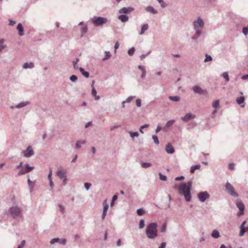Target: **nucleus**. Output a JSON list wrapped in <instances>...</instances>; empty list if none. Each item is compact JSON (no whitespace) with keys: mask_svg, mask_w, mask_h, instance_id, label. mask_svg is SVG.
<instances>
[{"mask_svg":"<svg viewBox=\"0 0 248 248\" xmlns=\"http://www.w3.org/2000/svg\"><path fill=\"white\" fill-rule=\"evenodd\" d=\"M141 166L142 168H147L150 167L152 166V164L150 163H148V162H143V163H142V164H141Z\"/></svg>","mask_w":248,"mask_h":248,"instance_id":"obj_36","label":"nucleus"},{"mask_svg":"<svg viewBox=\"0 0 248 248\" xmlns=\"http://www.w3.org/2000/svg\"><path fill=\"white\" fill-rule=\"evenodd\" d=\"M205 57H206V58H205V59L204 60V62H208L212 61V57L210 55H208L207 54H206L205 55Z\"/></svg>","mask_w":248,"mask_h":248,"instance_id":"obj_41","label":"nucleus"},{"mask_svg":"<svg viewBox=\"0 0 248 248\" xmlns=\"http://www.w3.org/2000/svg\"><path fill=\"white\" fill-rule=\"evenodd\" d=\"M118 18L122 22H125L128 20V16L124 14L120 15L118 16Z\"/></svg>","mask_w":248,"mask_h":248,"instance_id":"obj_19","label":"nucleus"},{"mask_svg":"<svg viewBox=\"0 0 248 248\" xmlns=\"http://www.w3.org/2000/svg\"><path fill=\"white\" fill-rule=\"evenodd\" d=\"M145 212L142 208L138 209L137 210V213L139 216H142L145 214Z\"/></svg>","mask_w":248,"mask_h":248,"instance_id":"obj_35","label":"nucleus"},{"mask_svg":"<svg viewBox=\"0 0 248 248\" xmlns=\"http://www.w3.org/2000/svg\"><path fill=\"white\" fill-rule=\"evenodd\" d=\"M79 142H80V141H77L76 143V148L78 149H80L81 147Z\"/></svg>","mask_w":248,"mask_h":248,"instance_id":"obj_61","label":"nucleus"},{"mask_svg":"<svg viewBox=\"0 0 248 248\" xmlns=\"http://www.w3.org/2000/svg\"><path fill=\"white\" fill-rule=\"evenodd\" d=\"M148 28H149V25L148 24H144L141 27V31L140 32V35L144 34V32L148 30Z\"/></svg>","mask_w":248,"mask_h":248,"instance_id":"obj_26","label":"nucleus"},{"mask_svg":"<svg viewBox=\"0 0 248 248\" xmlns=\"http://www.w3.org/2000/svg\"><path fill=\"white\" fill-rule=\"evenodd\" d=\"M66 240L65 238H63L60 239V241H59V243L62 245H64L66 243Z\"/></svg>","mask_w":248,"mask_h":248,"instance_id":"obj_63","label":"nucleus"},{"mask_svg":"<svg viewBox=\"0 0 248 248\" xmlns=\"http://www.w3.org/2000/svg\"><path fill=\"white\" fill-rule=\"evenodd\" d=\"M175 121L173 120H171L169 121L165 124V125L163 127V130H166L170 126H171L174 123Z\"/></svg>","mask_w":248,"mask_h":248,"instance_id":"obj_21","label":"nucleus"},{"mask_svg":"<svg viewBox=\"0 0 248 248\" xmlns=\"http://www.w3.org/2000/svg\"><path fill=\"white\" fill-rule=\"evenodd\" d=\"M209 197V193L206 191L200 192L198 195V198L201 202H204Z\"/></svg>","mask_w":248,"mask_h":248,"instance_id":"obj_8","label":"nucleus"},{"mask_svg":"<svg viewBox=\"0 0 248 248\" xmlns=\"http://www.w3.org/2000/svg\"><path fill=\"white\" fill-rule=\"evenodd\" d=\"M196 117L195 115H192L190 113H188L186 114V115L182 118V120L184 121H187L190 119H194Z\"/></svg>","mask_w":248,"mask_h":248,"instance_id":"obj_16","label":"nucleus"},{"mask_svg":"<svg viewBox=\"0 0 248 248\" xmlns=\"http://www.w3.org/2000/svg\"><path fill=\"white\" fill-rule=\"evenodd\" d=\"M165 151L169 154H173L175 152L173 147L169 143L166 145Z\"/></svg>","mask_w":248,"mask_h":248,"instance_id":"obj_14","label":"nucleus"},{"mask_svg":"<svg viewBox=\"0 0 248 248\" xmlns=\"http://www.w3.org/2000/svg\"><path fill=\"white\" fill-rule=\"evenodd\" d=\"M79 70L81 73L82 75L85 78H88L89 77V73L88 72L85 71L83 68L80 67L79 68Z\"/></svg>","mask_w":248,"mask_h":248,"instance_id":"obj_25","label":"nucleus"},{"mask_svg":"<svg viewBox=\"0 0 248 248\" xmlns=\"http://www.w3.org/2000/svg\"><path fill=\"white\" fill-rule=\"evenodd\" d=\"M242 32L245 35L248 34V26L243 29Z\"/></svg>","mask_w":248,"mask_h":248,"instance_id":"obj_50","label":"nucleus"},{"mask_svg":"<svg viewBox=\"0 0 248 248\" xmlns=\"http://www.w3.org/2000/svg\"><path fill=\"white\" fill-rule=\"evenodd\" d=\"M92 22L94 26L98 27L107 23L108 19L106 17L98 16L92 18Z\"/></svg>","mask_w":248,"mask_h":248,"instance_id":"obj_4","label":"nucleus"},{"mask_svg":"<svg viewBox=\"0 0 248 248\" xmlns=\"http://www.w3.org/2000/svg\"><path fill=\"white\" fill-rule=\"evenodd\" d=\"M8 212L14 219L21 217L22 210L20 207L17 205H13L10 207L8 209Z\"/></svg>","mask_w":248,"mask_h":248,"instance_id":"obj_3","label":"nucleus"},{"mask_svg":"<svg viewBox=\"0 0 248 248\" xmlns=\"http://www.w3.org/2000/svg\"><path fill=\"white\" fill-rule=\"evenodd\" d=\"M221 76L223 77L225 79V81L226 82H229L230 79L229 75L227 72H223L221 75Z\"/></svg>","mask_w":248,"mask_h":248,"instance_id":"obj_28","label":"nucleus"},{"mask_svg":"<svg viewBox=\"0 0 248 248\" xmlns=\"http://www.w3.org/2000/svg\"><path fill=\"white\" fill-rule=\"evenodd\" d=\"M237 207L239 209L240 211L237 213L238 216H241L244 213L245 206L241 201H237L236 202Z\"/></svg>","mask_w":248,"mask_h":248,"instance_id":"obj_7","label":"nucleus"},{"mask_svg":"<svg viewBox=\"0 0 248 248\" xmlns=\"http://www.w3.org/2000/svg\"><path fill=\"white\" fill-rule=\"evenodd\" d=\"M122 245H123V243L122 242L121 240L120 239H118L117 241V246L118 247H121Z\"/></svg>","mask_w":248,"mask_h":248,"instance_id":"obj_59","label":"nucleus"},{"mask_svg":"<svg viewBox=\"0 0 248 248\" xmlns=\"http://www.w3.org/2000/svg\"><path fill=\"white\" fill-rule=\"evenodd\" d=\"M195 33L193 35L191 39L195 43H198V38L202 34V31H195Z\"/></svg>","mask_w":248,"mask_h":248,"instance_id":"obj_11","label":"nucleus"},{"mask_svg":"<svg viewBox=\"0 0 248 248\" xmlns=\"http://www.w3.org/2000/svg\"><path fill=\"white\" fill-rule=\"evenodd\" d=\"M77 79H78V78L75 75H73L71 76H70V80L72 82H75Z\"/></svg>","mask_w":248,"mask_h":248,"instance_id":"obj_47","label":"nucleus"},{"mask_svg":"<svg viewBox=\"0 0 248 248\" xmlns=\"http://www.w3.org/2000/svg\"><path fill=\"white\" fill-rule=\"evenodd\" d=\"M103 212L107 213V212L108 211V205L107 204V203L106 202V200H105L103 202Z\"/></svg>","mask_w":248,"mask_h":248,"instance_id":"obj_34","label":"nucleus"},{"mask_svg":"<svg viewBox=\"0 0 248 248\" xmlns=\"http://www.w3.org/2000/svg\"><path fill=\"white\" fill-rule=\"evenodd\" d=\"M97 92L95 90L94 87H93V88H92V94L93 96L94 97V99L96 100H98L100 99V96L99 95H97Z\"/></svg>","mask_w":248,"mask_h":248,"instance_id":"obj_24","label":"nucleus"},{"mask_svg":"<svg viewBox=\"0 0 248 248\" xmlns=\"http://www.w3.org/2000/svg\"><path fill=\"white\" fill-rule=\"evenodd\" d=\"M34 67V63L33 62H25L23 64L22 67L24 69L27 68H33Z\"/></svg>","mask_w":248,"mask_h":248,"instance_id":"obj_20","label":"nucleus"},{"mask_svg":"<svg viewBox=\"0 0 248 248\" xmlns=\"http://www.w3.org/2000/svg\"><path fill=\"white\" fill-rule=\"evenodd\" d=\"M29 103L28 102H22L16 105L15 107L17 108H20L27 106Z\"/></svg>","mask_w":248,"mask_h":248,"instance_id":"obj_27","label":"nucleus"},{"mask_svg":"<svg viewBox=\"0 0 248 248\" xmlns=\"http://www.w3.org/2000/svg\"><path fill=\"white\" fill-rule=\"evenodd\" d=\"M192 182L189 181L187 184L183 183L178 186V190L181 196H184L186 202H189L191 199V189Z\"/></svg>","mask_w":248,"mask_h":248,"instance_id":"obj_1","label":"nucleus"},{"mask_svg":"<svg viewBox=\"0 0 248 248\" xmlns=\"http://www.w3.org/2000/svg\"><path fill=\"white\" fill-rule=\"evenodd\" d=\"M25 245V241L23 240L21 242V244L19 245H18L17 248H23L24 247Z\"/></svg>","mask_w":248,"mask_h":248,"instance_id":"obj_55","label":"nucleus"},{"mask_svg":"<svg viewBox=\"0 0 248 248\" xmlns=\"http://www.w3.org/2000/svg\"><path fill=\"white\" fill-rule=\"evenodd\" d=\"M34 169L33 166H29L28 165L25 166L24 169H22L17 173L18 176L23 175L26 173H28Z\"/></svg>","mask_w":248,"mask_h":248,"instance_id":"obj_10","label":"nucleus"},{"mask_svg":"<svg viewBox=\"0 0 248 248\" xmlns=\"http://www.w3.org/2000/svg\"><path fill=\"white\" fill-rule=\"evenodd\" d=\"M88 31V27L87 25H84L81 29V32L83 34H85Z\"/></svg>","mask_w":248,"mask_h":248,"instance_id":"obj_40","label":"nucleus"},{"mask_svg":"<svg viewBox=\"0 0 248 248\" xmlns=\"http://www.w3.org/2000/svg\"><path fill=\"white\" fill-rule=\"evenodd\" d=\"M144 220L143 219L140 220L139 223V228L140 229H142L144 227Z\"/></svg>","mask_w":248,"mask_h":248,"instance_id":"obj_45","label":"nucleus"},{"mask_svg":"<svg viewBox=\"0 0 248 248\" xmlns=\"http://www.w3.org/2000/svg\"><path fill=\"white\" fill-rule=\"evenodd\" d=\"M184 179V177L183 176H181L179 177H177L175 178V181H182Z\"/></svg>","mask_w":248,"mask_h":248,"instance_id":"obj_58","label":"nucleus"},{"mask_svg":"<svg viewBox=\"0 0 248 248\" xmlns=\"http://www.w3.org/2000/svg\"><path fill=\"white\" fill-rule=\"evenodd\" d=\"M161 129H163V127L160 126L159 125H157L155 130V133L157 134Z\"/></svg>","mask_w":248,"mask_h":248,"instance_id":"obj_56","label":"nucleus"},{"mask_svg":"<svg viewBox=\"0 0 248 248\" xmlns=\"http://www.w3.org/2000/svg\"><path fill=\"white\" fill-rule=\"evenodd\" d=\"M219 105V101L218 100H217L213 102V105H212L213 107L215 108H218Z\"/></svg>","mask_w":248,"mask_h":248,"instance_id":"obj_37","label":"nucleus"},{"mask_svg":"<svg viewBox=\"0 0 248 248\" xmlns=\"http://www.w3.org/2000/svg\"><path fill=\"white\" fill-rule=\"evenodd\" d=\"M135 51V49L134 47H132L131 48L129 49L128 50V55L129 56H132L134 54Z\"/></svg>","mask_w":248,"mask_h":248,"instance_id":"obj_42","label":"nucleus"},{"mask_svg":"<svg viewBox=\"0 0 248 248\" xmlns=\"http://www.w3.org/2000/svg\"><path fill=\"white\" fill-rule=\"evenodd\" d=\"M169 99L174 102H178L180 100V97L178 96H170L169 97Z\"/></svg>","mask_w":248,"mask_h":248,"instance_id":"obj_31","label":"nucleus"},{"mask_svg":"<svg viewBox=\"0 0 248 248\" xmlns=\"http://www.w3.org/2000/svg\"><path fill=\"white\" fill-rule=\"evenodd\" d=\"M17 30L18 31L19 36H23L24 34V28L21 23H18L17 26Z\"/></svg>","mask_w":248,"mask_h":248,"instance_id":"obj_17","label":"nucleus"},{"mask_svg":"<svg viewBox=\"0 0 248 248\" xmlns=\"http://www.w3.org/2000/svg\"><path fill=\"white\" fill-rule=\"evenodd\" d=\"M192 90L196 93H198L199 94H203L204 93V91L202 90L200 86H194L192 88Z\"/></svg>","mask_w":248,"mask_h":248,"instance_id":"obj_15","label":"nucleus"},{"mask_svg":"<svg viewBox=\"0 0 248 248\" xmlns=\"http://www.w3.org/2000/svg\"><path fill=\"white\" fill-rule=\"evenodd\" d=\"M158 3L160 4L162 8L166 7V3L163 0H156Z\"/></svg>","mask_w":248,"mask_h":248,"instance_id":"obj_49","label":"nucleus"},{"mask_svg":"<svg viewBox=\"0 0 248 248\" xmlns=\"http://www.w3.org/2000/svg\"><path fill=\"white\" fill-rule=\"evenodd\" d=\"M159 179L161 181H165L167 180V177L166 175L162 174L161 173L159 172Z\"/></svg>","mask_w":248,"mask_h":248,"instance_id":"obj_38","label":"nucleus"},{"mask_svg":"<svg viewBox=\"0 0 248 248\" xmlns=\"http://www.w3.org/2000/svg\"><path fill=\"white\" fill-rule=\"evenodd\" d=\"M245 230H244V229H241L240 230V232H239V235L240 236H242L243 235H244L245 234Z\"/></svg>","mask_w":248,"mask_h":248,"instance_id":"obj_62","label":"nucleus"},{"mask_svg":"<svg viewBox=\"0 0 248 248\" xmlns=\"http://www.w3.org/2000/svg\"><path fill=\"white\" fill-rule=\"evenodd\" d=\"M166 225H167V223L166 222H164L162 225V227L160 229V232H164L166 231Z\"/></svg>","mask_w":248,"mask_h":248,"instance_id":"obj_43","label":"nucleus"},{"mask_svg":"<svg viewBox=\"0 0 248 248\" xmlns=\"http://www.w3.org/2000/svg\"><path fill=\"white\" fill-rule=\"evenodd\" d=\"M157 227L156 223H151L148 225L145 230V233L148 238L153 239L157 236Z\"/></svg>","mask_w":248,"mask_h":248,"instance_id":"obj_2","label":"nucleus"},{"mask_svg":"<svg viewBox=\"0 0 248 248\" xmlns=\"http://www.w3.org/2000/svg\"><path fill=\"white\" fill-rule=\"evenodd\" d=\"M225 189L231 196L234 197H238V194L235 191L234 187L230 183H226L225 185Z\"/></svg>","mask_w":248,"mask_h":248,"instance_id":"obj_6","label":"nucleus"},{"mask_svg":"<svg viewBox=\"0 0 248 248\" xmlns=\"http://www.w3.org/2000/svg\"><path fill=\"white\" fill-rule=\"evenodd\" d=\"M193 25L195 31H202V29L204 27V22L201 17H199L193 21Z\"/></svg>","mask_w":248,"mask_h":248,"instance_id":"obj_5","label":"nucleus"},{"mask_svg":"<svg viewBox=\"0 0 248 248\" xmlns=\"http://www.w3.org/2000/svg\"><path fill=\"white\" fill-rule=\"evenodd\" d=\"M58 206H59V211L63 213L64 212V209L63 206L61 204H59Z\"/></svg>","mask_w":248,"mask_h":248,"instance_id":"obj_60","label":"nucleus"},{"mask_svg":"<svg viewBox=\"0 0 248 248\" xmlns=\"http://www.w3.org/2000/svg\"><path fill=\"white\" fill-rule=\"evenodd\" d=\"M241 79L243 80H247L248 79V74L243 75L241 77Z\"/></svg>","mask_w":248,"mask_h":248,"instance_id":"obj_64","label":"nucleus"},{"mask_svg":"<svg viewBox=\"0 0 248 248\" xmlns=\"http://www.w3.org/2000/svg\"><path fill=\"white\" fill-rule=\"evenodd\" d=\"M245 97L244 96H241L240 97H238L236 99V103L238 104V105H241L245 101Z\"/></svg>","mask_w":248,"mask_h":248,"instance_id":"obj_32","label":"nucleus"},{"mask_svg":"<svg viewBox=\"0 0 248 248\" xmlns=\"http://www.w3.org/2000/svg\"><path fill=\"white\" fill-rule=\"evenodd\" d=\"M134 98V96H129L124 101L125 102V103H129L133 100Z\"/></svg>","mask_w":248,"mask_h":248,"instance_id":"obj_53","label":"nucleus"},{"mask_svg":"<svg viewBox=\"0 0 248 248\" xmlns=\"http://www.w3.org/2000/svg\"><path fill=\"white\" fill-rule=\"evenodd\" d=\"M91 186V184L89 183H86L84 184L85 188H86V189L87 190H88L90 189Z\"/></svg>","mask_w":248,"mask_h":248,"instance_id":"obj_52","label":"nucleus"},{"mask_svg":"<svg viewBox=\"0 0 248 248\" xmlns=\"http://www.w3.org/2000/svg\"><path fill=\"white\" fill-rule=\"evenodd\" d=\"M136 105L138 107H141V100L140 99H137L136 101Z\"/></svg>","mask_w":248,"mask_h":248,"instance_id":"obj_54","label":"nucleus"},{"mask_svg":"<svg viewBox=\"0 0 248 248\" xmlns=\"http://www.w3.org/2000/svg\"><path fill=\"white\" fill-rule=\"evenodd\" d=\"M211 236L214 238H218L220 236L219 232L217 230L213 231L211 233Z\"/></svg>","mask_w":248,"mask_h":248,"instance_id":"obj_23","label":"nucleus"},{"mask_svg":"<svg viewBox=\"0 0 248 248\" xmlns=\"http://www.w3.org/2000/svg\"><path fill=\"white\" fill-rule=\"evenodd\" d=\"M134 10V8L132 7H123L120 9L119 13L126 14L133 12Z\"/></svg>","mask_w":248,"mask_h":248,"instance_id":"obj_12","label":"nucleus"},{"mask_svg":"<svg viewBox=\"0 0 248 248\" xmlns=\"http://www.w3.org/2000/svg\"><path fill=\"white\" fill-rule=\"evenodd\" d=\"M234 167V164L233 163H230L228 166V168L229 170H233Z\"/></svg>","mask_w":248,"mask_h":248,"instance_id":"obj_57","label":"nucleus"},{"mask_svg":"<svg viewBox=\"0 0 248 248\" xmlns=\"http://www.w3.org/2000/svg\"><path fill=\"white\" fill-rule=\"evenodd\" d=\"M118 196L116 195H114L112 197L111 202L110 203V206H112L114 204V202L117 199Z\"/></svg>","mask_w":248,"mask_h":248,"instance_id":"obj_48","label":"nucleus"},{"mask_svg":"<svg viewBox=\"0 0 248 248\" xmlns=\"http://www.w3.org/2000/svg\"><path fill=\"white\" fill-rule=\"evenodd\" d=\"M7 48V46L5 44V40L4 39H0V52H1L4 49Z\"/></svg>","mask_w":248,"mask_h":248,"instance_id":"obj_18","label":"nucleus"},{"mask_svg":"<svg viewBox=\"0 0 248 248\" xmlns=\"http://www.w3.org/2000/svg\"><path fill=\"white\" fill-rule=\"evenodd\" d=\"M79 61V59L78 58H76V61H73V67L75 69H78L80 67L77 65V63Z\"/></svg>","mask_w":248,"mask_h":248,"instance_id":"obj_33","label":"nucleus"},{"mask_svg":"<svg viewBox=\"0 0 248 248\" xmlns=\"http://www.w3.org/2000/svg\"><path fill=\"white\" fill-rule=\"evenodd\" d=\"M56 174L59 178L61 179H65L66 178V171L63 170H58Z\"/></svg>","mask_w":248,"mask_h":248,"instance_id":"obj_13","label":"nucleus"},{"mask_svg":"<svg viewBox=\"0 0 248 248\" xmlns=\"http://www.w3.org/2000/svg\"><path fill=\"white\" fill-rule=\"evenodd\" d=\"M151 51L149 50L147 53L142 54L141 55H140V59L143 60V59H144L146 56H148L151 53Z\"/></svg>","mask_w":248,"mask_h":248,"instance_id":"obj_51","label":"nucleus"},{"mask_svg":"<svg viewBox=\"0 0 248 248\" xmlns=\"http://www.w3.org/2000/svg\"><path fill=\"white\" fill-rule=\"evenodd\" d=\"M22 153L23 154V155L26 157H30L34 154L31 146H28L27 149L26 150L22 151Z\"/></svg>","mask_w":248,"mask_h":248,"instance_id":"obj_9","label":"nucleus"},{"mask_svg":"<svg viewBox=\"0 0 248 248\" xmlns=\"http://www.w3.org/2000/svg\"><path fill=\"white\" fill-rule=\"evenodd\" d=\"M59 241H60V239L59 238H54L51 239L50 243L51 244H54L55 243L59 242Z\"/></svg>","mask_w":248,"mask_h":248,"instance_id":"obj_44","label":"nucleus"},{"mask_svg":"<svg viewBox=\"0 0 248 248\" xmlns=\"http://www.w3.org/2000/svg\"><path fill=\"white\" fill-rule=\"evenodd\" d=\"M146 10L147 11H148L153 14H156L157 13V11L153 7L151 6H147L146 8Z\"/></svg>","mask_w":248,"mask_h":248,"instance_id":"obj_22","label":"nucleus"},{"mask_svg":"<svg viewBox=\"0 0 248 248\" xmlns=\"http://www.w3.org/2000/svg\"><path fill=\"white\" fill-rule=\"evenodd\" d=\"M111 57V54L109 51H106L105 52V56L103 58L102 60L103 61H106L109 59Z\"/></svg>","mask_w":248,"mask_h":248,"instance_id":"obj_29","label":"nucleus"},{"mask_svg":"<svg viewBox=\"0 0 248 248\" xmlns=\"http://www.w3.org/2000/svg\"><path fill=\"white\" fill-rule=\"evenodd\" d=\"M152 139L155 142V143L156 145H158L159 143V140L158 139V138L155 135H153L152 136Z\"/></svg>","mask_w":248,"mask_h":248,"instance_id":"obj_39","label":"nucleus"},{"mask_svg":"<svg viewBox=\"0 0 248 248\" xmlns=\"http://www.w3.org/2000/svg\"><path fill=\"white\" fill-rule=\"evenodd\" d=\"M201 168L200 165H196L192 166L190 168V172L191 173H194L196 170H198Z\"/></svg>","mask_w":248,"mask_h":248,"instance_id":"obj_30","label":"nucleus"},{"mask_svg":"<svg viewBox=\"0 0 248 248\" xmlns=\"http://www.w3.org/2000/svg\"><path fill=\"white\" fill-rule=\"evenodd\" d=\"M129 134H130V136L131 138L138 137L139 136V133L138 132H130L129 133Z\"/></svg>","mask_w":248,"mask_h":248,"instance_id":"obj_46","label":"nucleus"}]
</instances>
